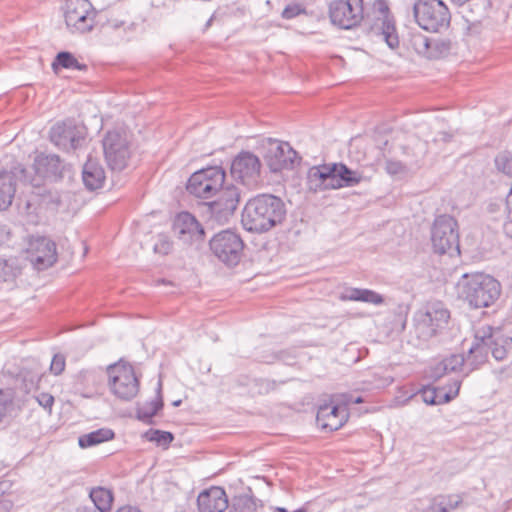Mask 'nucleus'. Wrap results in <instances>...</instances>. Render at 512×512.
<instances>
[{
  "mask_svg": "<svg viewBox=\"0 0 512 512\" xmlns=\"http://www.w3.org/2000/svg\"><path fill=\"white\" fill-rule=\"evenodd\" d=\"M351 402L355 403V404H359V403H362L363 402V399L362 397H357L355 399H350Z\"/></svg>",
  "mask_w": 512,
  "mask_h": 512,
  "instance_id": "nucleus-56",
  "label": "nucleus"
},
{
  "mask_svg": "<svg viewBox=\"0 0 512 512\" xmlns=\"http://www.w3.org/2000/svg\"><path fill=\"white\" fill-rule=\"evenodd\" d=\"M153 250L157 254L167 255L172 250V242L165 235H159L157 242L154 244Z\"/></svg>",
  "mask_w": 512,
  "mask_h": 512,
  "instance_id": "nucleus-42",
  "label": "nucleus"
},
{
  "mask_svg": "<svg viewBox=\"0 0 512 512\" xmlns=\"http://www.w3.org/2000/svg\"><path fill=\"white\" fill-rule=\"evenodd\" d=\"M213 255L228 267L239 264L244 250V242L235 232L227 229L216 233L209 241Z\"/></svg>",
  "mask_w": 512,
  "mask_h": 512,
  "instance_id": "nucleus-10",
  "label": "nucleus"
},
{
  "mask_svg": "<svg viewBox=\"0 0 512 512\" xmlns=\"http://www.w3.org/2000/svg\"><path fill=\"white\" fill-rule=\"evenodd\" d=\"M172 229L177 238L185 244L201 243L205 239L204 227L187 211L176 215Z\"/></svg>",
  "mask_w": 512,
  "mask_h": 512,
  "instance_id": "nucleus-19",
  "label": "nucleus"
},
{
  "mask_svg": "<svg viewBox=\"0 0 512 512\" xmlns=\"http://www.w3.org/2000/svg\"><path fill=\"white\" fill-rule=\"evenodd\" d=\"M89 497L99 512H110L114 500L113 492L104 487L92 488Z\"/></svg>",
  "mask_w": 512,
  "mask_h": 512,
  "instance_id": "nucleus-34",
  "label": "nucleus"
},
{
  "mask_svg": "<svg viewBox=\"0 0 512 512\" xmlns=\"http://www.w3.org/2000/svg\"><path fill=\"white\" fill-rule=\"evenodd\" d=\"M431 240L436 253L459 255L460 245L456 219L447 214L436 217L432 227Z\"/></svg>",
  "mask_w": 512,
  "mask_h": 512,
  "instance_id": "nucleus-9",
  "label": "nucleus"
},
{
  "mask_svg": "<svg viewBox=\"0 0 512 512\" xmlns=\"http://www.w3.org/2000/svg\"><path fill=\"white\" fill-rule=\"evenodd\" d=\"M507 219L508 221L504 224L505 234L512 238V198L506 202Z\"/></svg>",
  "mask_w": 512,
  "mask_h": 512,
  "instance_id": "nucleus-49",
  "label": "nucleus"
},
{
  "mask_svg": "<svg viewBox=\"0 0 512 512\" xmlns=\"http://www.w3.org/2000/svg\"><path fill=\"white\" fill-rule=\"evenodd\" d=\"M257 479H258V480H259V479H262V480L266 483V485H267V486H270V485H271V482H270L266 477H261V476H259V475H258V476H257Z\"/></svg>",
  "mask_w": 512,
  "mask_h": 512,
  "instance_id": "nucleus-57",
  "label": "nucleus"
},
{
  "mask_svg": "<svg viewBox=\"0 0 512 512\" xmlns=\"http://www.w3.org/2000/svg\"><path fill=\"white\" fill-rule=\"evenodd\" d=\"M110 392L121 401H130L139 392L140 381L134 367L123 360L107 367Z\"/></svg>",
  "mask_w": 512,
  "mask_h": 512,
  "instance_id": "nucleus-7",
  "label": "nucleus"
},
{
  "mask_svg": "<svg viewBox=\"0 0 512 512\" xmlns=\"http://www.w3.org/2000/svg\"><path fill=\"white\" fill-rule=\"evenodd\" d=\"M181 404V400H177L173 402L174 406H179Z\"/></svg>",
  "mask_w": 512,
  "mask_h": 512,
  "instance_id": "nucleus-60",
  "label": "nucleus"
},
{
  "mask_svg": "<svg viewBox=\"0 0 512 512\" xmlns=\"http://www.w3.org/2000/svg\"><path fill=\"white\" fill-rule=\"evenodd\" d=\"M359 302L371 303L374 305H381L384 303V298L381 294H379L373 290L361 288Z\"/></svg>",
  "mask_w": 512,
  "mask_h": 512,
  "instance_id": "nucleus-41",
  "label": "nucleus"
},
{
  "mask_svg": "<svg viewBox=\"0 0 512 512\" xmlns=\"http://www.w3.org/2000/svg\"><path fill=\"white\" fill-rule=\"evenodd\" d=\"M35 173L50 182H57L69 176L71 165L65 163L56 154L39 153L33 162Z\"/></svg>",
  "mask_w": 512,
  "mask_h": 512,
  "instance_id": "nucleus-18",
  "label": "nucleus"
},
{
  "mask_svg": "<svg viewBox=\"0 0 512 512\" xmlns=\"http://www.w3.org/2000/svg\"><path fill=\"white\" fill-rule=\"evenodd\" d=\"M27 258L38 271L50 268L57 261L55 242L46 236H31L27 247Z\"/></svg>",
  "mask_w": 512,
  "mask_h": 512,
  "instance_id": "nucleus-16",
  "label": "nucleus"
},
{
  "mask_svg": "<svg viewBox=\"0 0 512 512\" xmlns=\"http://www.w3.org/2000/svg\"><path fill=\"white\" fill-rule=\"evenodd\" d=\"M59 68L86 71L87 65L80 63L72 53L68 51H61L57 53L54 61L52 62V69L55 73L58 72Z\"/></svg>",
  "mask_w": 512,
  "mask_h": 512,
  "instance_id": "nucleus-35",
  "label": "nucleus"
},
{
  "mask_svg": "<svg viewBox=\"0 0 512 512\" xmlns=\"http://www.w3.org/2000/svg\"><path fill=\"white\" fill-rule=\"evenodd\" d=\"M63 11L67 28L72 33L93 29L97 12L89 0H65Z\"/></svg>",
  "mask_w": 512,
  "mask_h": 512,
  "instance_id": "nucleus-12",
  "label": "nucleus"
},
{
  "mask_svg": "<svg viewBox=\"0 0 512 512\" xmlns=\"http://www.w3.org/2000/svg\"><path fill=\"white\" fill-rule=\"evenodd\" d=\"M348 419V411L345 406L324 404L319 407L316 421L322 429L330 431L341 428Z\"/></svg>",
  "mask_w": 512,
  "mask_h": 512,
  "instance_id": "nucleus-21",
  "label": "nucleus"
},
{
  "mask_svg": "<svg viewBox=\"0 0 512 512\" xmlns=\"http://www.w3.org/2000/svg\"><path fill=\"white\" fill-rule=\"evenodd\" d=\"M454 135L451 132L448 131H441L438 133V135L433 139L435 143L442 142V143H448L452 141Z\"/></svg>",
  "mask_w": 512,
  "mask_h": 512,
  "instance_id": "nucleus-51",
  "label": "nucleus"
},
{
  "mask_svg": "<svg viewBox=\"0 0 512 512\" xmlns=\"http://www.w3.org/2000/svg\"><path fill=\"white\" fill-rule=\"evenodd\" d=\"M294 512H307V509L299 508V509L295 510Z\"/></svg>",
  "mask_w": 512,
  "mask_h": 512,
  "instance_id": "nucleus-59",
  "label": "nucleus"
},
{
  "mask_svg": "<svg viewBox=\"0 0 512 512\" xmlns=\"http://www.w3.org/2000/svg\"><path fill=\"white\" fill-rule=\"evenodd\" d=\"M285 216V204L280 197L272 194L258 195V233L281 224Z\"/></svg>",
  "mask_w": 512,
  "mask_h": 512,
  "instance_id": "nucleus-15",
  "label": "nucleus"
},
{
  "mask_svg": "<svg viewBox=\"0 0 512 512\" xmlns=\"http://www.w3.org/2000/svg\"><path fill=\"white\" fill-rule=\"evenodd\" d=\"M496 169L512 178V153L509 151H502L498 153L494 159ZM512 198V184L509 193L506 197V202Z\"/></svg>",
  "mask_w": 512,
  "mask_h": 512,
  "instance_id": "nucleus-37",
  "label": "nucleus"
},
{
  "mask_svg": "<svg viewBox=\"0 0 512 512\" xmlns=\"http://www.w3.org/2000/svg\"><path fill=\"white\" fill-rule=\"evenodd\" d=\"M51 202L54 201L50 192L33 193L25 200L22 211L28 216H38L43 209L48 208Z\"/></svg>",
  "mask_w": 512,
  "mask_h": 512,
  "instance_id": "nucleus-28",
  "label": "nucleus"
},
{
  "mask_svg": "<svg viewBox=\"0 0 512 512\" xmlns=\"http://www.w3.org/2000/svg\"><path fill=\"white\" fill-rule=\"evenodd\" d=\"M162 382L159 381L156 396L150 401L139 404L136 409V417L145 424H153V417L163 408Z\"/></svg>",
  "mask_w": 512,
  "mask_h": 512,
  "instance_id": "nucleus-25",
  "label": "nucleus"
},
{
  "mask_svg": "<svg viewBox=\"0 0 512 512\" xmlns=\"http://www.w3.org/2000/svg\"><path fill=\"white\" fill-rule=\"evenodd\" d=\"M115 433L110 428H100L78 438V444L81 448H89L103 442L114 439Z\"/></svg>",
  "mask_w": 512,
  "mask_h": 512,
  "instance_id": "nucleus-33",
  "label": "nucleus"
},
{
  "mask_svg": "<svg viewBox=\"0 0 512 512\" xmlns=\"http://www.w3.org/2000/svg\"><path fill=\"white\" fill-rule=\"evenodd\" d=\"M334 188L353 187L358 185L363 179L362 173L350 169L344 163H334Z\"/></svg>",
  "mask_w": 512,
  "mask_h": 512,
  "instance_id": "nucleus-27",
  "label": "nucleus"
},
{
  "mask_svg": "<svg viewBox=\"0 0 512 512\" xmlns=\"http://www.w3.org/2000/svg\"><path fill=\"white\" fill-rule=\"evenodd\" d=\"M240 202V192L234 185H227L217 200L208 203L210 218L225 224L234 215Z\"/></svg>",
  "mask_w": 512,
  "mask_h": 512,
  "instance_id": "nucleus-17",
  "label": "nucleus"
},
{
  "mask_svg": "<svg viewBox=\"0 0 512 512\" xmlns=\"http://www.w3.org/2000/svg\"><path fill=\"white\" fill-rule=\"evenodd\" d=\"M225 170L221 166H208L195 171L186 184L187 192L199 199H209L225 189Z\"/></svg>",
  "mask_w": 512,
  "mask_h": 512,
  "instance_id": "nucleus-8",
  "label": "nucleus"
},
{
  "mask_svg": "<svg viewBox=\"0 0 512 512\" xmlns=\"http://www.w3.org/2000/svg\"><path fill=\"white\" fill-rule=\"evenodd\" d=\"M385 170L390 175H397L405 171V166L400 161L386 160Z\"/></svg>",
  "mask_w": 512,
  "mask_h": 512,
  "instance_id": "nucleus-45",
  "label": "nucleus"
},
{
  "mask_svg": "<svg viewBox=\"0 0 512 512\" xmlns=\"http://www.w3.org/2000/svg\"><path fill=\"white\" fill-rule=\"evenodd\" d=\"M446 374H448V372H447V368L445 367L443 361H440L430 367L429 376L431 378H433L435 381L442 378Z\"/></svg>",
  "mask_w": 512,
  "mask_h": 512,
  "instance_id": "nucleus-48",
  "label": "nucleus"
},
{
  "mask_svg": "<svg viewBox=\"0 0 512 512\" xmlns=\"http://www.w3.org/2000/svg\"><path fill=\"white\" fill-rule=\"evenodd\" d=\"M413 17L423 30L437 33L450 25L451 14L442 0H415Z\"/></svg>",
  "mask_w": 512,
  "mask_h": 512,
  "instance_id": "nucleus-6",
  "label": "nucleus"
},
{
  "mask_svg": "<svg viewBox=\"0 0 512 512\" xmlns=\"http://www.w3.org/2000/svg\"><path fill=\"white\" fill-rule=\"evenodd\" d=\"M254 199H250L244 208L243 214H242V225L245 230L254 232L256 231V221L251 217V210L254 206L253 203Z\"/></svg>",
  "mask_w": 512,
  "mask_h": 512,
  "instance_id": "nucleus-40",
  "label": "nucleus"
},
{
  "mask_svg": "<svg viewBox=\"0 0 512 512\" xmlns=\"http://www.w3.org/2000/svg\"><path fill=\"white\" fill-rule=\"evenodd\" d=\"M16 192L14 174L11 172L0 173V210L7 209L11 204Z\"/></svg>",
  "mask_w": 512,
  "mask_h": 512,
  "instance_id": "nucleus-29",
  "label": "nucleus"
},
{
  "mask_svg": "<svg viewBox=\"0 0 512 512\" xmlns=\"http://www.w3.org/2000/svg\"><path fill=\"white\" fill-rule=\"evenodd\" d=\"M274 510H275V512H288L287 509H285L283 507H276Z\"/></svg>",
  "mask_w": 512,
  "mask_h": 512,
  "instance_id": "nucleus-58",
  "label": "nucleus"
},
{
  "mask_svg": "<svg viewBox=\"0 0 512 512\" xmlns=\"http://www.w3.org/2000/svg\"><path fill=\"white\" fill-rule=\"evenodd\" d=\"M213 19H214V15H212V16L207 20V22H206V24H205V29H208V28L211 26V24H212V22H213Z\"/></svg>",
  "mask_w": 512,
  "mask_h": 512,
  "instance_id": "nucleus-55",
  "label": "nucleus"
},
{
  "mask_svg": "<svg viewBox=\"0 0 512 512\" xmlns=\"http://www.w3.org/2000/svg\"><path fill=\"white\" fill-rule=\"evenodd\" d=\"M14 503L7 497H0V512H10L13 508Z\"/></svg>",
  "mask_w": 512,
  "mask_h": 512,
  "instance_id": "nucleus-52",
  "label": "nucleus"
},
{
  "mask_svg": "<svg viewBox=\"0 0 512 512\" xmlns=\"http://www.w3.org/2000/svg\"><path fill=\"white\" fill-rule=\"evenodd\" d=\"M65 356L63 354H55L52 358L51 365H50V371L54 375H60L64 369H65Z\"/></svg>",
  "mask_w": 512,
  "mask_h": 512,
  "instance_id": "nucleus-43",
  "label": "nucleus"
},
{
  "mask_svg": "<svg viewBox=\"0 0 512 512\" xmlns=\"http://www.w3.org/2000/svg\"><path fill=\"white\" fill-rule=\"evenodd\" d=\"M77 512H99L93 508H89V507H83V508H79L77 510Z\"/></svg>",
  "mask_w": 512,
  "mask_h": 512,
  "instance_id": "nucleus-54",
  "label": "nucleus"
},
{
  "mask_svg": "<svg viewBox=\"0 0 512 512\" xmlns=\"http://www.w3.org/2000/svg\"><path fill=\"white\" fill-rule=\"evenodd\" d=\"M368 36L384 42L391 50L400 46V35L396 17L387 0H374L364 21Z\"/></svg>",
  "mask_w": 512,
  "mask_h": 512,
  "instance_id": "nucleus-3",
  "label": "nucleus"
},
{
  "mask_svg": "<svg viewBox=\"0 0 512 512\" xmlns=\"http://www.w3.org/2000/svg\"><path fill=\"white\" fill-rule=\"evenodd\" d=\"M488 352L497 361H503L512 354V329L508 332L500 327L483 325L475 331L473 345L469 349V358H474L476 365L486 361Z\"/></svg>",
  "mask_w": 512,
  "mask_h": 512,
  "instance_id": "nucleus-1",
  "label": "nucleus"
},
{
  "mask_svg": "<svg viewBox=\"0 0 512 512\" xmlns=\"http://www.w3.org/2000/svg\"><path fill=\"white\" fill-rule=\"evenodd\" d=\"M116 512H142L138 507L132 505H124L118 508Z\"/></svg>",
  "mask_w": 512,
  "mask_h": 512,
  "instance_id": "nucleus-53",
  "label": "nucleus"
},
{
  "mask_svg": "<svg viewBox=\"0 0 512 512\" xmlns=\"http://www.w3.org/2000/svg\"><path fill=\"white\" fill-rule=\"evenodd\" d=\"M197 505L200 512H224L229 507L226 492L219 486L202 491L197 497Z\"/></svg>",
  "mask_w": 512,
  "mask_h": 512,
  "instance_id": "nucleus-22",
  "label": "nucleus"
},
{
  "mask_svg": "<svg viewBox=\"0 0 512 512\" xmlns=\"http://www.w3.org/2000/svg\"><path fill=\"white\" fill-rule=\"evenodd\" d=\"M335 164L328 163L312 166L307 172V185L311 191H324L335 189L334 168Z\"/></svg>",
  "mask_w": 512,
  "mask_h": 512,
  "instance_id": "nucleus-23",
  "label": "nucleus"
},
{
  "mask_svg": "<svg viewBox=\"0 0 512 512\" xmlns=\"http://www.w3.org/2000/svg\"><path fill=\"white\" fill-rule=\"evenodd\" d=\"M258 153L271 173L292 171L301 163V156L286 141L258 136Z\"/></svg>",
  "mask_w": 512,
  "mask_h": 512,
  "instance_id": "nucleus-4",
  "label": "nucleus"
},
{
  "mask_svg": "<svg viewBox=\"0 0 512 512\" xmlns=\"http://www.w3.org/2000/svg\"><path fill=\"white\" fill-rule=\"evenodd\" d=\"M450 311L442 302L428 303L414 315V330L418 339L428 341L442 333L448 326Z\"/></svg>",
  "mask_w": 512,
  "mask_h": 512,
  "instance_id": "nucleus-5",
  "label": "nucleus"
},
{
  "mask_svg": "<svg viewBox=\"0 0 512 512\" xmlns=\"http://www.w3.org/2000/svg\"><path fill=\"white\" fill-rule=\"evenodd\" d=\"M231 176L245 186L256 184V156L248 151H241L232 161Z\"/></svg>",
  "mask_w": 512,
  "mask_h": 512,
  "instance_id": "nucleus-20",
  "label": "nucleus"
},
{
  "mask_svg": "<svg viewBox=\"0 0 512 512\" xmlns=\"http://www.w3.org/2000/svg\"><path fill=\"white\" fill-rule=\"evenodd\" d=\"M106 179L103 166L98 159L88 157L82 169V180L86 189L95 191L103 187Z\"/></svg>",
  "mask_w": 512,
  "mask_h": 512,
  "instance_id": "nucleus-24",
  "label": "nucleus"
},
{
  "mask_svg": "<svg viewBox=\"0 0 512 512\" xmlns=\"http://www.w3.org/2000/svg\"><path fill=\"white\" fill-rule=\"evenodd\" d=\"M443 363L447 368L448 373L459 371L465 362L464 356L462 354H452L449 357L444 358Z\"/></svg>",
  "mask_w": 512,
  "mask_h": 512,
  "instance_id": "nucleus-39",
  "label": "nucleus"
},
{
  "mask_svg": "<svg viewBox=\"0 0 512 512\" xmlns=\"http://www.w3.org/2000/svg\"><path fill=\"white\" fill-rule=\"evenodd\" d=\"M361 288H346L339 296L342 301H360Z\"/></svg>",
  "mask_w": 512,
  "mask_h": 512,
  "instance_id": "nucleus-46",
  "label": "nucleus"
},
{
  "mask_svg": "<svg viewBox=\"0 0 512 512\" xmlns=\"http://www.w3.org/2000/svg\"><path fill=\"white\" fill-rule=\"evenodd\" d=\"M104 157L108 167L113 171H122L128 166L131 156L126 132L113 129L106 132L103 140Z\"/></svg>",
  "mask_w": 512,
  "mask_h": 512,
  "instance_id": "nucleus-11",
  "label": "nucleus"
},
{
  "mask_svg": "<svg viewBox=\"0 0 512 512\" xmlns=\"http://www.w3.org/2000/svg\"><path fill=\"white\" fill-rule=\"evenodd\" d=\"M256 503L250 495H238L232 500L229 512H255Z\"/></svg>",
  "mask_w": 512,
  "mask_h": 512,
  "instance_id": "nucleus-38",
  "label": "nucleus"
},
{
  "mask_svg": "<svg viewBox=\"0 0 512 512\" xmlns=\"http://www.w3.org/2000/svg\"><path fill=\"white\" fill-rule=\"evenodd\" d=\"M87 137L84 126L78 125L73 119H66L54 124L49 132L50 141L63 151H74L81 148Z\"/></svg>",
  "mask_w": 512,
  "mask_h": 512,
  "instance_id": "nucleus-13",
  "label": "nucleus"
},
{
  "mask_svg": "<svg viewBox=\"0 0 512 512\" xmlns=\"http://www.w3.org/2000/svg\"><path fill=\"white\" fill-rule=\"evenodd\" d=\"M304 12L305 9L300 4L292 3L285 7L282 12V17L285 19H292Z\"/></svg>",
  "mask_w": 512,
  "mask_h": 512,
  "instance_id": "nucleus-44",
  "label": "nucleus"
},
{
  "mask_svg": "<svg viewBox=\"0 0 512 512\" xmlns=\"http://www.w3.org/2000/svg\"><path fill=\"white\" fill-rule=\"evenodd\" d=\"M463 502L461 494L437 495L432 499L431 512H451L458 508Z\"/></svg>",
  "mask_w": 512,
  "mask_h": 512,
  "instance_id": "nucleus-31",
  "label": "nucleus"
},
{
  "mask_svg": "<svg viewBox=\"0 0 512 512\" xmlns=\"http://www.w3.org/2000/svg\"><path fill=\"white\" fill-rule=\"evenodd\" d=\"M457 288L459 297L474 309L490 307L501 294L500 283L483 273L463 274Z\"/></svg>",
  "mask_w": 512,
  "mask_h": 512,
  "instance_id": "nucleus-2",
  "label": "nucleus"
},
{
  "mask_svg": "<svg viewBox=\"0 0 512 512\" xmlns=\"http://www.w3.org/2000/svg\"><path fill=\"white\" fill-rule=\"evenodd\" d=\"M20 172H21V173H24V172H25V169H24V168H21V169H20Z\"/></svg>",
  "mask_w": 512,
  "mask_h": 512,
  "instance_id": "nucleus-62",
  "label": "nucleus"
},
{
  "mask_svg": "<svg viewBox=\"0 0 512 512\" xmlns=\"http://www.w3.org/2000/svg\"><path fill=\"white\" fill-rule=\"evenodd\" d=\"M18 415V408L14 402V393L11 389H0V430L11 425Z\"/></svg>",
  "mask_w": 512,
  "mask_h": 512,
  "instance_id": "nucleus-26",
  "label": "nucleus"
},
{
  "mask_svg": "<svg viewBox=\"0 0 512 512\" xmlns=\"http://www.w3.org/2000/svg\"><path fill=\"white\" fill-rule=\"evenodd\" d=\"M257 165H258V171H259V170H260V166H261V163H260V159H259V158H258Z\"/></svg>",
  "mask_w": 512,
  "mask_h": 512,
  "instance_id": "nucleus-61",
  "label": "nucleus"
},
{
  "mask_svg": "<svg viewBox=\"0 0 512 512\" xmlns=\"http://www.w3.org/2000/svg\"><path fill=\"white\" fill-rule=\"evenodd\" d=\"M460 386V381L457 380L454 382L455 390L453 395H451L450 393H442V391H438V389L429 386L421 389L419 394L423 402H425L428 405H435L442 402H448L451 399H453L456 395H458Z\"/></svg>",
  "mask_w": 512,
  "mask_h": 512,
  "instance_id": "nucleus-30",
  "label": "nucleus"
},
{
  "mask_svg": "<svg viewBox=\"0 0 512 512\" xmlns=\"http://www.w3.org/2000/svg\"><path fill=\"white\" fill-rule=\"evenodd\" d=\"M22 271L20 258L10 256L0 257V282L14 281Z\"/></svg>",
  "mask_w": 512,
  "mask_h": 512,
  "instance_id": "nucleus-32",
  "label": "nucleus"
},
{
  "mask_svg": "<svg viewBox=\"0 0 512 512\" xmlns=\"http://www.w3.org/2000/svg\"><path fill=\"white\" fill-rule=\"evenodd\" d=\"M413 45L418 53H427L431 42L425 36H418L414 38Z\"/></svg>",
  "mask_w": 512,
  "mask_h": 512,
  "instance_id": "nucleus-47",
  "label": "nucleus"
},
{
  "mask_svg": "<svg viewBox=\"0 0 512 512\" xmlns=\"http://www.w3.org/2000/svg\"><path fill=\"white\" fill-rule=\"evenodd\" d=\"M142 438L154 442L158 447L168 449L175 437L169 431L150 428L142 434Z\"/></svg>",
  "mask_w": 512,
  "mask_h": 512,
  "instance_id": "nucleus-36",
  "label": "nucleus"
},
{
  "mask_svg": "<svg viewBox=\"0 0 512 512\" xmlns=\"http://www.w3.org/2000/svg\"><path fill=\"white\" fill-rule=\"evenodd\" d=\"M329 17L333 25L353 29L365 21L364 0H334L329 5Z\"/></svg>",
  "mask_w": 512,
  "mask_h": 512,
  "instance_id": "nucleus-14",
  "label": "nucleus"
},
{
  "mask_svg": "<svg viewBox=\"0 0 512 512\" xmlns=\"http://www.w3.org/2000/svg\"><path fill=\"white\" fill-rule=\"evenodd\" d=\"M38 403L44 408H51L54 404V397L48 393H41L37 397Z\"/></svg>",
  "mask_w": 512,
  "mask_h": 512,
  "instance_id": "nucleus-50",
  "label": "nucleus"
}]
</instances>
